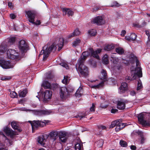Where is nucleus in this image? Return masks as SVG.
Masks as SVG:
<instances>
[{"instance_id":"nucleus-15","label":"nucleus","mask_w":150,"mask_h":150,"mask_svg":"<svg viewBox=\"0 0 150 150\" xmlns=\"http://www.w3.org/2000/svg\"><path fill=\"white\" fill-rule=\"evenodd\" d=\"M33 112L35 114L39 116H42L43 115H48L50 114L51 112L47 110H34Z\"/></svg>"},{"instance_id":"nucleus-16","label":"nucleus","mask_w":150,"mask_h":150,"mask_svg":"<svg viewBox=\"0 0 150 150\" xmlns=\"http://www.w3.org/2000/svg\"><path fill=\"white\" fill-rule=\"evenodd\" d=\"M47 139V134L40 135L38 137V142L42 145L44 146L45 144V142Z\"/></svg>"},{"instance_id":"nucleus-7","label":"nucleus","mask_w":150,"mask_h":150,"mask_svg":"<svg viewBox=\"0 0 150 150\" xmlns=\"http://www.w3.org/2000/svg\"><path fill=\"white\" fill-rule=\"evenodd\" d=\"M18 47L23 54L27 52L28 50V46L25 41L21 40L19 41Z\"/></svg>"},{"instance_id":"nucleus-9","label":"nucleus","mask_w":150,"mask_h":150,"mask_svg":"<svg viewBox=\"0 0 150 150\" xmlns=\"http://www.w3.org/2000/svg\"><path fill=\"white\" fill-rule=\"evenodd\" d=\"M145 115L143 113H141L138 116V119L140 123L143 126H149V123L147 121L145 120Z\"/></svg>"},{"instance_id":"nucleus-4","label":"nucleus","mask_w":150,"mask_h":150,"mask_svg":"<svg viewBox=\"0 0 150 150\" xmlns=\"http://www.w3.org/2000/svg\"><path fill=\"white\" fill-rule=\"evenodd\" d=\"M16 64L15 61L9 62L3 59L0 60V66L4 69L12 68Z\"/></svg>"},{"instance_id":"nucleus-40","label":"nucleus","mask_w":150,"mask_h":150,"mask_svg":"<svg viewBox=\"0 0 150 150\" xmlns=\"http://www.w3.org/2000/svg\"><path fill=\"white\" fill-rule=\"evenodd\" d=\"M82 144L79 143H77L75 145V149L76 150H81Z\"/></svg>"},{"instance_id":"nucleus-48","label":"nucleus","mask_w":150,"mask_h":150,"mask_svg":"<svg viewBox=\"0 0 150 150\" xmlns=\"http://www.w3.org/2000/svg\"><path fill=\"white\" fill-rule=\"evenodd\" d=\"M68 77L67 76H65L64 77V79L62 81V82L65 84H67V79Z\"/></svg>"},{"instance_id":"nucleus-21","label":"nucleus","mask_w":150,"mask_h":150,"mask_svg":"<svg viewBox=\"0 0 150 150\" xmlns=\"http://www.w3.org/2000/svg\"><path fill=\"white\" fill-rule=\"evenodd\" d=\"M62 11L64 15H66L67 14L69 16L73 15L74 12L70 9L64 8H62Z\"/></svg>"},{"instance_id":"nucleus-32","label":"nucleus","mask_w":150,"mask_h":150,"mask_svg":"<svg viewBox=\"0 0 150 150\" xmlns=\"http://www.w3.org/2000/svg\"><path fill=\"white\" fill-rule=\"evenodd\" d=\"M142 88L143 86L141 81L140 79H139L138 81L137 87V91H140L142 90Z\"/></svg>"},{"instance_id":"nucleus-55","label":"nucleus","mask_w":150,"mask_h":150,"mask_svg":"<svg viewBox=\"0 0 150 150\" xmlns=\"http://www.w3.org/2000/svg\"><path fill=\"white\" fill-rule=\"evenodd\" d=\"M103 82L100 83L98 84L96 86V87L97 88H98L100 86H103Z\"/></svg>"},{"instance_id":"nucleus-60","label":"nucleus","mask_w":150,"mask_h":150,"mask_svg":"<svg viewBox=\"0 0 150 150\" xmlns=\"http://www.w3.org/2000/svg\"><path fill=\"white\" fill-rule=\"evenodd\" d=\"M8 6L11 8H13V6L12 5V3L11 2H9L8 3Z\"/></svg>"},{"instance_id":"nucleus-41","label":"nucleus","mask_w":150,"mask_h":150,"mask_svg":"<svg viewBox=\"0 0 150 150\" xmlns=\"http://www.w3.org/2000/svg\"><path fill=\"white\" fill-rule=\"evenodd\" d=\"M88 33L92 36H95L96 34V30L95 29H92L89 30Z\"/></svg>"},{"instance_id":"nucleus-62","label":"nucleus","mask_w":150,"mask_h":150,"mask_svg":"<svg viewBox=\"0 0 150 150\" xmlns=\"http://www.w3.org/2000/svg\"><path fill=\"white\" fill-rule=\"evenodd\" d=\"M126 33V31L125 30H122V33L121 34V36H124L125 34Z\"/></svg>"},{"instance_id":"nucleus-14","label":"nucleus","mask_w":150,"mask_h":150,"mask_svg":"<svg viewBox=\"0 0 150 150\" xmlns=\"http://www.w3.org/2000/svg\"><path fill=\"white\" fill-rule=\"evenodd\" d=\"M93 22L97 25H100L104 24L105 22L101 16H98L93 19Z\"/></svg>"},{"instance_id":"nucleus-58","label":"nucleus","mask_w":150,"mask_h":150,"mask_svg":"<svg viewBox=\"0 0 150 150\" xmlns=\"http://www.w3.org/2000/svg\"><path fill=\"white\" fill-rule=\"evenodd\" d=\"M130 149L132 150H135L137 148L136 146L134 145H131L130 146Z\"/></svg>"},{"instance_id":"nucleus-63","label":"nucleus","mask_w":150,"mask_h":150,"mask_svg":"<svg viewBox=\"0 0 150 150\" xmlns=\"http://www.w3.org/2000/svg\"><path fill=\"white\" fill-rule=\"evenodd\" d=\"M0 150H8V149L6 148L1 147L0 148Z\"/></svg>"},{"instance_id":"nucleus-1","label":"nucleus","mask_w":150,"mask_h":150,"mask_svg":"<svg viewBox=\"0 0 150 150\" xmlns=\"http://www.w3.org/2000/svg\"><path fill=\"white\" fill-rule=\"evenodd\" d=\"M64 40L62 38H57L56 40L51 46L49 47L46 48L45 50H44L43 49H44L45 47H43V49L40 54V55L44 54L43 59L44 60H46L52 51L53 52L55 51L57 47H59L58 49V51H60L64 45Z\"/></svg>"},{"instance_id":"nucleus-39","label":"nucleus","mask_w":150,"mask_h":150,"mask_svg":"<svg viewBox=\"0 0 150 150\" xmlns=\"http://www.w3.org/2000/svg\"><path fill=\"white\" fill-rule=\"evenodd\" d=\"M15 41V37H11L10 38L8 42V44L10 45L13 44Z\"/></svg>"},{"instance_id":"nucleus-19","label":"nucleus","mask_w":150,"mask_h":150,"mask_svg":"<svg viewBox=\"0 0 150 150\" xmlns=\"http://www.w3.org/2000/svg\"><path fill=\"white\" fill-rule=\"evenodd\" d=\"M58 133L57 132L53 131L50 132L48 134H47V138L49 137L50 139L53 141H55L58 137Z\"/></svg>"},{"instance_id":"nucleus-50","label":"nucleus","mask_w":150,"mask_h":150,"mask_svg":"<svg viewBox=\"0 0 150 150\" xmlns=\"http://www.w3.org/2000/svg\"><path fill=\"white\" fill-rule=\"evenodd\" d=\"M108 105H103V103H101L100 104V105L99 107L102 109H105L108 107Z\"/></svg>"},{"instance_id":"nucleus-33","label":"nucleus","mask_w":150,"mask_h":150,"mask_svg":"<svg viewBox=\"0 0 150 150\" xmlns=\"http://www.w3.org/2000/svg\"><path fill=\"white\" fill-rule=\"evenodd\" d=\"M103 63L106 64H107L109 63V60L108 59V56L106 55H105L102 58Z\"/></svg>"},{"instance_id":"nucleus-31","label":"nucleus","mask_w":150,"mask_h":150,"mask_svg":"<svg viewBox=\"0 0 150 150\" xmlns=\"http://www.w3.org/2000/svg\"><path fill=\"white\" fill-rule=\"evenodd\" d=\"M42 86L45 88H50L51 84L48 81H44L42 83Z\"/></svg>"},{"instance_id":"nucleus-6","label":"nucleus","mask_w":150,"mask_h":150,"mask_svg":"<svg viewBox=\"0 0 150 150\" xmlns=\"http://www.w3.org/2000/svg\"><path fill=\"white\" fill-rule=\"evenodd\" d=\"M69 95V93L66 87H60L59 88L60 96L62 100L67 99Z\"/></svg>"},{"instance_id":"nucleus-57","label":"nucleus","mask_w":150,"mask_h":150,"mask_svg":"<svg viewBox=\"0 0 150 150\" xmlns=\"http://www.w3.org/2000/svg\"><path fill=\"white\" fill-rule=\"evenodd\" d=\"M125 39L128 41H131L130 36H127L125 37Z\"/></svg>"},{"instance_id":"nucleus-20","label":"nucleus","mask_w":150,"mask_h":150,"mask_svg":"<svg viewBox=\"0 0 150 150\" xmlns=\"http://www.w3.org/2000/svg\"><path fill=\"white\" fill-rule=\"evenodd\" d=\"M11 125L12 127L14 129L17 130L19 132L22 131L21 129L19 127V124L17 122L13 121L11 122Z\"/></svg>"},{"instance_id":"nucleus-13","label":"nucleus","mask_w":150,"mask_h":150,"mask_svg":"<svg viewBox=\"0 0 150 150\" xmlns=\"http://www.w3.org/2000/svg\"><path fill=\"white\" fill-rule=\"evenodd\" d=\"M44 99L43 101L44 102L47 103L49 100L51 98L52 96V92L50 91H46L43 93Z\"/></svg>"},{"instance_id":"nucleus-61","label":"nucleus","mask_w":150,"mask_h":150,"mask_svg":"<svg viewBox=\"0 0 150 150\" xmlns=\"http://www.w3.org/2000/svg\"><path fill=\"white\" fill-rule=\"evenodd\" d=\"M130 94L132 96H134L136 94V92L134 91H131Z\"/></svg>"},{"instance_id":"nucleus-12","label":"nucleus","mask_w":150,"mask_h":150,"mask_svg":"<svg viewBox=\"0 0 150 150\" xmlns=\"http://www.w3.org/2000/svg\"><path fill=\"white\" fill-rule=\"evenodd\" d=\"M4 132L7 136H10L11 138L13 136L17 134L16 132L13 131L11 129L6 127L4 128Z\"/></svg>"},{"instance_id":"nucleus-64","label":"nucleus","mask_w":150,"mask_h":150,"mask_svg":"<svg viewBox=\"0 0 150 150\" xmlns=\"http://www.w3.org/2000/svg\"><path fill=\"white\" fill-rule=\"evenodd\" d=\"M76 117L77 118H79L80 119H81L82 118L84 117V116L78 115V116L77 117Z\"/></svg>"},{"instance_id":"nucleus-53","label":"nucleus","mask_w":150,"mask_h":150,"mask_svg":"<svg viewBox=\"0 0 150 150\" xmlns=\"http://www.w3.org/2000/svg\"><path fill=\"white\" fill-rule=\"evenodd\" d=\"M10 17L11 19H14L16 18V16L14 14L11 13L10 15Z\"/></svg>"},{"instance_id":"nucleus-27","label":"nucleus","mask_w":150,"mask_h":150,"mask_svg":"<svg viewBox=\"0 0 150 150\" xmlns=\"http://www.w3.org/2000/svg\"><path fill=\"white\" fill-rule=\"evenodd\" d=\"M83 91L82 88L79 87L76 91L75 93V96L79 97H80L83 94Z\"/></svg>"},{"instance_id":"nucleus-8","label":"nucleus","mask_w":150,"mask_h":150,"mask_svg":"<svg viewBox=\"0 0 150 150\" xmlns=\"http://www.w3.org/2000/svg\"><path fill=\"white\" fill-rule=\"evenodd\" d=\"M26 13L28 18L29 21L30 22L36 25H39L40 24V21H37L35 22H34L35 14L34 12L31 11H28L26 12Z\"/></svg>"},{"instance_id":"nucleus-36","label":"nucleus","mask_w":150,"mask_h":150,"mask_svg":"<svg viewBox=\"0 0 150 150\" xmlns=\"http://www.w3.org/2000/svg\"><path fill=\"white\" fill-rule=\"evenodd\" d=\"M120 119L118 120H116L112 122L111 125L110 126V128H112L116 126H117V125L118 122H119V120H120Z\"/></svg>"},{"instance_id":"nucleus-44","label":"nucleus","mask_w":150,"mask_h":150,"mask_svg":"<svg viewBox=\"0 0 150 150\" xmlns=\"http://www.w3.org/2000/svg\"><path fill=\"white\" fill-rule=\"evenodd\" d=\"M131 41H134L136 39L137 35L134 33H132L130 35Z\"/></svg>"},{"instance_id":"nucleus-29","label":"nucleus","mask_w":150,"mask_h":150,"mask_svg":"<svg viewBox=\"0 0 150 150\" xmlns=\"http://www.w3.org/2000/svg\"><path fill=\"white\" fill-rule=\"evenodd\" d=\"M137 77L139 78L138 77L137 75V74L135 73L132 78H131V77L129 76H127L126 77L125 79L126 81L128 80H130L131 81L136 79Z\"/></svg>"},{"instance_id":"nucleus-28","label":"nucleus","mask_w":150,"mask_h":150,"mask_svg":"<svg viewBox=\"0 0 150 150\" xmlns=\"http://www.w3.org/2000/svg\"><path fill=\"white\" fill-rule=\"evenodd\" d=\"M19 93L18 95L20 97H24L27 93V90L26 89H25L23 91H19Z\"/></svg>"},{"instance_id":"nucleus-35","label":"nucleus","mask_w":150,"mask_h":150,"mask_svg":"<svg viewBox=\"0 0 150 150\" xmlns=\"http://www.w3.org/2000/svg\"><path fill=\"white\" fill-rule=\"evenodd\" d=\"M137 132L141 137V142L142 144H143L144 143L145 140V139L143 137V133L142 132L139 131Z\"/></svg>"},{"instance_id":"nucleus-24","label":"nucleus","mask_w":150,"mask_h":150,"mask_svg":"<svg viewBox=\"0 0 150 150\" xmlns=\"http://www.w3.org/2000/svg\"><path fill=\"white\" fill-rule=\"evenodd\" d=\"M125 102L118 101L117 104V108L120 110H123L125 108Z\"/></svg>"},{"instance_id":"nucleus-10","label":"nucleus","mask_w":150,"mask_h":150,"mask_svg":"<svg viewBox=\"0 0 150 150\" xmlns=\"http://www.w3.org/2000/svg\"><path fill=\"white\" fill-rule=\"evenodd\" d=\"M59 139L62 142H65L68 137V134L65 131H60L58 133Z\"/></svg>"},{"instance_id":"nucleus-17","label":"nucleus","mask_w":150,"mask_h":150,"mask_svg":"<svg viewBox=\"0 0 150 150\" xmlns=\"http://www.w3.org/2000/svg\"><path fill=\"white\" fill-rule=\"evenodd\" d=\"M90 54V53L88 52L85 51L83 52L82 53L80 58L78 60V62L84 63L87 57L89 56Z\"/></svg>"},{"instance_id":"nucleus-26","label":"nucleus","mask_w":150,"mask_h":150,"mask_svg":"<svg viewBox=\"0 0 150 150\" xmlns=\"http://www.w3.org/2000/svg\"><path fill=\"white\" fill-rule=\"evenodd\" d=\"M80 34V32L79 30V29H76L71 34L68 36V38H70L77 35H78Z\"/></svg>"},{"instance_id":"nucleus-42","label":"nucleus","mask_w":150,"mask_h":150,"mask_svg":"<svg viewBox=\"0 0 150 150\" xmlns=\"http://www.w3.org/2000/svg\"><path fill=\"white\" fill-rule=\"evenodd\" d=\"M120 145L122 147H126L127 146V143L123 140H121L120 142Z\"/></svg>"},{"instance_id":"nucleus-51","label":"nucleus","mask_w":150,"mask_h":150,"mask_svg":"<svg viewBox=\"0 0 150 150\" xmlns=\"http://www.w3.org/2000/svg\"><path fill=\"white\" fill-rule=\"evenodd\" d=\"M147 46L150 47V35L148 36V40L146 43Z\"/></svg>"},{"instance_id":"nucleus-23","label":"nucleus","mask_w":150,"mask_h":150,"mask_svg":"<svg viewBox=\"0 0 150 150\" xmlns=\"http://www.w3.org/2000/svg\"><path fill=\"white\" fill-rule=\"evenodd\" d=\"M121 120H119V122H118L117 125L115 128V130L116 132H118L121 130L126 126V123H122L120 122Z\"/></svg>"},{"instance_id":"nucleus-37","label":"nucleus","mask_w":150,"mask_h":150,"mask_svg":"<svg viewBox=\"0 0 150 150\" xmlns=\"http://www.w3.org/2000/svg\"><path fill=\"white\" fill-rule=\"evenodd\" d=\"M103 139H100L97 141L96 142V144L97 145V146L99 147H102L103 144Z\"/></svg>"},{"instance_id":"nucleus-43","label":"nucleus","mask_w":150,"mask_h":150,"mask_svg":"<svg viewBox=\"0 0 150 150\" xmlns=\"http://www.w3.org/2000/svg\"><path fill=\"white\" fill-rule=\"evenodd\" d=\"M10 96L11 98H16L17 96V93L14 91H11L10 93Z\"/></svg>"},{"instance_id":"nucleus-56","label":"nucleus","mask_w":150,"mask_h":150,"mask_svg":"<svg viewBox=\"0 0 150 150\" xmlns=\"http://www.w3.org/2000/svg\"><path fill=\"white\" fill-rule=\"evenodd\" d=\"M133 25H134V27H136L139 28L142 27V26L141 25H139V24H138V23L134 24H133Z\"/></svg>"},{"instance_id":"nucleus-11","label":"nucleus","mask_w":150,"mask_h":150,"mask_svg":"<svg viewBox=\"0 0 150 150\" xmlns=\"http://www.w3.org/2000/svg\"><path fill=\"white\" fill-rule=\"evenodd\" d=\"M134 61H135L136 62V67L135 69V72L137 74L139 77H141L142 76V69L140 67H139V62L137 59V58H135V60Z\"/></svg>"},{"instance_id":"nucleus-18","label":"nucleus","mask_w":150,"mask_h":150,"mask_svg":"<svg viewBox=\"0 0 150 150\" xmlns=\"http://www.w3.org/2000/svg\"><path fill=\"white\" fill-rule=\"evenodd\" d=\"M89 50L91 51V54L93 57L98 59H99V57L98 55V54L100 53L101 52V49H99L94 51L93 49L91 48Z\"/></svg>"},{"instance_id":"nucleus-47","label":"nucleus","mask_w":150,"mask_h":150,"mask_svg":"<svg viewBox=\"0 0 150 150\" xmlns=\"http://www.w3.org/2000/svg\"><path fill=\"white\" fill-rule=\"evenodd\" d=\"M61 65L65 68L67 69H69V67L68 65L65 62H62L60 64Z\"/></svg>"},{"instance_id":"nucleus-46","label":"nucleus","mask_w":150,"mask_h":150,"mask_svg":"<svg viewBox=\"0 0 150 150\" xmlns=\"http://www.w3.org/2000/svg\"><path fill=\"white\" fill-rule=\"evenodd\" d=\"M95 105L96 104L93 103H92V106L90 108V111L91 112H94L95 110Z\"/></svg>"},{"instance_id":"nucleus-3","label":"nucleus","mask_w":150,"mask_h":150,"mask_svg":"<svg viewBox=\"0 0 150 150\" xmlns=\"http://www.w3.org/2000/svg\"><path fill=\"white\" fill-rule=\"evenodd\" d=\"M79 67L77 71L80 73L81 76H86L88 74L89 71L88 68L83 65L84 63L78 62Z\"/></svg>"},{"instance_id":"nucleus-49","label":"nucleus","mask_w":150,"mask_h":150,"mask_svg":"<svg viewBox=\"0 0 150 150\" xmlns=\"http://www.w3.org/2000/svg\"><path fill=\"white\" fill-rule=\"evenodd\" d=\"M111 57L112 59V60L113 62L115 63L116 64L119 61V59L116 57Z\"/></svg>"},{"instance_id":"nucleus-52","label":"nucleus","mask_w":150,"mask_h":150,"mask_svg":"<svg viewBox=\"0 0 150 150\" xmlns=\"http://www.w3.org/2000/svg\"><path fill=\"white\" fill-rule=\"evenodd\" d=\"M129 57L130 59H131V58L132 59H133V61L135 60V58H137L136 57L134 56V54H130V55L129 56Z\"/></svg>"},{"instance_id":"nucleus-59","label":"nucleus","mask_w":150,"mask_h":150,"mask_svg":"<svg viewBox=\"0 0 150 150\" xmlns=\"http://www.w3.org/2000/svg\"><path fill=\"white\" fill-rule=\"evenodd\" d=\"M118 111V110L116 109H112L111 110V112L112 113H115Z\"/></svg>"},{"instance_id":"nucleus-45","label":"nucleus","mask_w":150,"mask_h":150,"mask_svg":"<svg viewBox=\"0 0 150 150\" xmlns=\"http://www.w3.org/2000/svg\"><path fill=\"white\" fill-rule=\"evenodd\" d=\"M120 5V4L118 3L116 1H115L112 3L110 6L111 7H113L114 6L117 7L119 6Z\"/></svg>"},{"instance_id":"nucleus-38","label":"nucleus","mask_w":150,"mask_h":150,"mask_svg":"<svg viewBox=\"0 0 150 150\" xmlns=\"http://www.w3.org/2000/svg\"><path fill=\"white\" fill-rule=\"evenodd\" d=\"M81 42V40L79 39H76L73 43V45L74 47H76Z\"/></svg>"},{"instance_id":"nucleus-22","label":"nucleus","mask_w":150,"mask_h":150,"mask_svg":"<svg viewBox=\"0 0 150 150\" xmlns=\"http://www.w3.org/2000/svg\"><path fill=\"white\" fill-rule=\"evenodd\" d=\"M127 84L125 82L122 83L121 86L119 88V92L120 93L125 92L127 89Z\"/></svg>"},{"instance_id":"nucleus-2","label":"nucleus","mask_w":150,"mask_h":150,"mask_svg":"<svg viewBox=\"0 0 150 150\" xmlns=\"http://www.w3.org/2000/svg\"><path fill=\"white\" fill-rule=\"evenodd\" d=\"M48 121L44 120H42L29 121L28 122L31 124L33 130L37 129L39 127H43L48 123Z\"/></svg>"},{"instance_id":"nucleus-54","label":"nucleus","mask_w":150,"mask_h":150,"mask_svg":"<svg viewBox=\"0 0 150 150\" xmlns=\"http://www.w3.org/2000/svg\"><path fill=\"white\" fill-rule=\"evenodd\" d=\"M99 128L100 129L105 130L106 129V127L104 126L101 125L99 127Z\"/></svg>"},{"instance_id":"nucleus-25","label":"nucleus","mask_w":150,"mask_h":150,"mask_svg":"<svg viewBox=\"0 0 150 150\" xmlns=\"http://www.w3.org/2000/svg\"><path fill=\"white\" fill-rule=\"evenodd\" d=\"M100 78L101 79H104L105 80L107 78V75L106 71L105 70L102 69L101 71V74Z\"/></svg>"},{"instance_id":"nucleus-34","label":"nucleus","mask_w":150,"mask_h":150,"mask_svg":"<svg viewBox=\"0 0 150 150\" xmlns=\"http://www.w3.org/2000/svg\"><path fill=\"white\" fill-rule=\"evenodd\" d=\"M116 52L118 54L122 55L124 53V50L122 48L118 47L115 49Z\"/></svg>"},{"instance_id":"nucleus-5","label":"nucleus","mask_w":150,"mask_h":150,"mask_svg":"<svg viewBox=\"0 0 150 150\" xmlns=\"http://www.w3.org/2000/svg\"><path fill=\"white\" fill-rule=\"evenodd\" d=\"M8 57L9 58L15 60L19 59V55L18 52L14 50L8 49L7 52Z\"/></svg>"},{"instance_id":"nucleus-30","label":"nucleus","mask_w":150,"mask_h":150,"mask_svg":"<svg viewBox=\"0 0 150 150\" xmlns=\"http://www.w3.org/2000/svg\"><path fill=\"white\" fill-rule=\"evenodd\" d=\"M114 48V45L112 44L108 45L104 47V50L107 51H109Z\"/></svg>"}]
</instances>
